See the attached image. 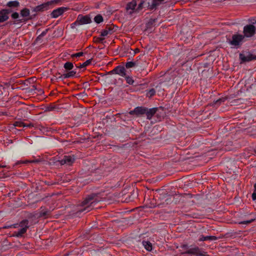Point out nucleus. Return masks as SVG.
Listing matches in <instances>:
<instances>
[{
  "label": "nucleus",
  "instance_id": "nucleus-9",
  "mask_svg": "<svg viewBox=\"0 0 256 256\" xmlns=\"http://www.w3.org/2000/svg\"><path fill=\"white\" fill-rule=\"evenodd\" d=\"M68 8L65 7H61L58 8L54 10L51 15L52 18H56L61 14H62L65 11L67 10Z\"/></svg>",
  "mask_w": 256,
  "mask_h": 256
},
{
  "label": "nucleus",
  "instance_id": "nucleus-33",
  "mask_svg": "<svg viewBox=\"0 0 256 256\" xmlns=\"http://www.w3.org/2000/svg\"><path fill=\"white\" fill-rule=\"evenodd\" d=\"M254 221V220L252 219L250 220L243 221L240 222L241 224H248Z\"/></svg>",
  "mask_w": 256,
  "mask_h": 256
},
{
  "label": "nucleus",
  "instance_id": "nucleus-17",
  "mask_svg": "<svg viewBox=\"0 0 256 256\" xmlns=\"http://www.w3.org/2000/svg\"><path fill=\"white\" fill-rule=\"evenodd\" d=\"M217 239L215 236H202L199 238V241H206V240H214Z\"/></svg>",
  "mask_w": 256,
  "mask_h": 256
},
{
  "label": "nucleus",
  "instance_id": "nucleus-27",
  "mask_svg": "<svg viewBox=\"0 0 256 256\" xmlns=\"http://www.w3.org/2000/svg\"><path fill=\"white\" fill-rule=\"evenodd\" d=\"M136 64L134 62H129L126 63V67L127 68H131L134 67L135 66Z\"/></svg>",
  "mask_w": 256,
  "mask_h": 256
},
{
  "label": "nucleus",
  "instance_id": "nucleus-5",
  "mask_svg": "<svg viewBox=\"0 0 256 256\" xmlns=\"http://www.w3.org/2000/svg\"><path fill=\"white\" fill-rule=\"evenodd\" d=\"M184 254H190L196 256H206V253L202 252L198 246L190 248L187 251L184 252Z\"/></svg>",
  "mask_w": 256,
  "mask_h": 256
},
{
  "label": "nucleus",
  "instance_id": "nucleus-22",
  "mask_svg": "<svg viewBox=\"0 0 256 256\" xmlns=\"http://www.w3.org/2000/svg\"><path fill=\"white\" fill-rule=\"evenodd\" d=\"M64 66L65 69H66L67 70H70L72 69V68L74 67V65H73L72 63L70 62H66L64 64Z\"/></svg>",
  "mask_w": 256,
  "mask_h": 256
},
{
  "label": "nucleus",
  "instance_id": "nucleus-18",
  "mask_svg": "<svg viewBox=\"0 0 256 256\" xmlns=\"http://www.w3.org/2000/svg\"><path fill=\"white\" fill-rule=\"evenodd\" d=\"M20 14L22 17L26 18L28 19L30 14V11L28 8H24L20 10Z\"/></svg>",
  "mask_w": 256,
  "mask_h": 256
},
{
  "label": "nucleus",
  "instance_id": "nucleus-20",
  "mask_svg": "<svg viewBox=\"0 0 256 256\" xmlns=\"http://www.w3.org/2000/svg\"><path fill=\"white\" fill-rule=\"evenodd\" d=\"M7 6L8 7H18L20 5V3L17 0L10 1L7 3Z\"/></svg>",
  "mask_w": 256,
  "mask_h": 256
},
{
  "label": "nucleus",
  "instance_id": "nucleus-6",
  "mask_svg": "<svg viewBox=\"0 0 256 256\" xmlns=\"http://www.w3.org/2000/svg\"><path fill=\"white\" fill-rule=\"evenodd\" d=\"M91 20L88 16H78L76 20L74 22V24L77 25L84 24L90 23Z\"/></svg>",
  "mask_w": 256,
  "mask_h": 256
},
{
  "label": "nucleus",
  "instance_id": "nucleus-14",
  "mask_svg": "<svg viewBox=\"0 0 256 256\" xmlns=\"http://www.w3.org/2000/svg\"><path fill=\"white\" fill-rule=\"evenodd\" d=\"M114 71L116 74H118L122 76H126V72L124 67L122 66H118L114 70Z\"/></svg>",
  "mask_w": 256,
  "mask_h": 256
},
{
  "label": "nucleus",
  "instance_id": "nucleus-4",
  "mask_svg": "<svg viewBox=\"0 0 256 256\" xmlns=\"http://www.w3.org/2000/svg\"><path fill=\"white\" fill-rule=\"evenodd\" d=\"M96 204L95 202L92 200V197L86 198L82 202V206H86L83 210H86L88 212L94 208V205Z\"/></svg>",
  "mask_w": 256,
  "mask_h": 256
},
{
  "label": "nucleus",
  "instance_id": "nucleus-11",
  "mask_svg": "<svg viewBox=\"0 0 256 256\" xmlns=\"http://www.w3.org/2000/svg\"><path fill=\"white\" fill-rule=\"evenodd\" d=\"M146 109L142 107H137L134 110L130 112V114H136V116H140L146 112Z\"/></svg>",
  "mask_w": 256,
  "mask_h": 256
},
{
  "label": "nucleus",
  "instance_id": "nucleus-29",
  "mask_svg": "<svg viewBox=\"0 0 256 256\" xmlns=\"http://www.w3.org/2000/svg\"><path fill=\"white\" fill-rule=\"evenodd\" d=\"M144 3V0H142L138 4V7L136 8V12H138L140 10L143 8V5Z\"/></svg>",
  "mask_w": 256,
  "mask_h": 256
},
{
  "label": "nucleus",
  "instance_id": "nucleus-16",
  "mask_svg": "<svg viewBox=\"0 0 256 256\" xmlns=\"http://www.w3.org/2000/svg\"><path fill=\"white\" fill-rule=\"evenodd\" d=\"M156 108H153L150 109L149 110H146V116L148 119H150L154 114L156 112Z\"/></svg>",
  "mask_w": 256,
  "mask_h": 256
},
{
  "label": "nucleus",
  "instance_id": "nucleus-31",
  "mask_svg": "<svg viewBox=\"0 0 256 256\" xmlns=\"http://www.w3.org/2000/svg\"><path fill=\"white\" fill-rule=\"evenodd\" d=\"M84 53L82 52H79L72 55V57H80L83 56Z\"/></svg>",
  "mask_w": 256,
  "mask_h": 256
},
{
  "label": "nucleus",
  "instance_id": "nucleus-35",
  "mask_svg": "<svg viewBox=\"0 0 256 256\" xmlns=\"http://www.w3.org/2000/svg\"><path fill=\"white\" fill-rule=\"evenodd\" d=\"M11 226H12V228H16L18 226V224H14L11 225Z\"/></svg>",
  "mask_w": 256,
  "mask_h": 256
},
{
  "label": "nucleus",
  "instance_id": "nucleus-36",
  "mask_svg": "<svg viewBox=\"0 0 256 256\" xmlns=\"http://www.w3.org/2000/svg\"><path fill=\"white\" fill-rule=\"evenodd\" d=\"M46 31H47V30H46L44 32H43L40 36H44L46 34Z\"/></svg>",
  "mask_w": 256,
  "mask_h": 256
},
{
  "label": "nucleus",
  "instance_id": "nucleus-38",
  "mask_svg": "<svg viewBox=\"0 0 256 256\" xmlns=\"http://www.w3.org/2000/svg\"><path fill=\"white\" fill-rule=\"evenodd\" d=\"M254 188L255 191H256V184H254Z\"/></svg>",
  "mask_w": 256,
  "mask_h": 256
},
{
  "label": "nucleus",
  "instance_id": "nucleus-26",
  "mask_svg": "<svg viewBox=\"0 0 256 256\" xmlns=\"http://www.w3.org/2000/svg\"><path fill=\"white\" fill-rule=\"evenodd\" d=\"M124 77L126 78V81L128 84H134V81L132 77L126 76V75Z\"/></svg>",
  "mask_w": 256,
  "mask_h": 256
},
{
  "label": "nucleus",
  "instance_id": "nucleus-12",
  "mask_svg": "<svg viewBox=\"0 0 256 256\" xmlns=\"http://www.w3.org/2000/svg\"><path fill=\"white\" fill-rule=\"evenodd\" d=\"M10 12L8 10L4 9L0 11V22H2L8 18V14Z\"/></svg>",
  "mask_w": 256,
  "mask_h": 256
},
{
  "label": "nucleus",
  "instance_id": "nucleus-23",
  "mask_svg": "<svg viewBox=\"0 0 256 256\" xmlns=\"http://www.w3.org/2000/svg\"><path fill=\"white\" fill-rule=\"evenodd\" d=\"M94 19V21L98 24H100L103 21L102 16L100 15L96 16Z\"/></svg>",
  "mask_w": 256,
  "mask_h": 256
},
{
  "label": "nucleus",
  "instance_id": "nucleus-2",
  "mask_svg": "<svg viewBox=\"0 0 256 256\" xmlns=\"http://www.w3.org/2000/svg\"><path fill=\"white\" fill-rule=\"evenodd\" d=\"M256 32V28L252 24L245 26L244 28V36L248 38L253 36Z\"/></svg>",
  "mask_w": 256,
  "mask_h": 256
},
{
  "label": "nucleus",
  "instance_id": "nucleus-24",
  "mask_svg": "<svg viewBox=\"0 0 256 256\" xmlns=\"http://www.w3.org/2000/svg\"><path fill=\"white\" fill-rule=\"evenodd\" d=\"M75 74H76V72L72 70V71H70V72H68L67 74H64V78H68L74 76L75 75Z\"/></svg>",
  "mask_w": 256,
  "mask_h": 256
},
{
  "label": "nucleus",
  "instance_id": "nucleus-28",
  "mask_svg": "<svg viewBox=\"0 0 256 256\" xmlns=\"http://www.w3.org/2000/svg\"><path fill=\"white\" fill-rule=\"evenodd\" d=\"M155 94V90L152 88L146 94V95L148 97H152Z\"/></svg>",
  "mask_w": 256,
  "mask_h": 256
},
{
  "label": "nucleus",
  "instance_id": "nucleus-21",
  "mask_svg": "<svg viewBox=\"0 0 256 256\" xmlns=\"http://www.w3.org/2000/svg\"><path fill=\"white\" fill-rule=\"evenodd\" d=\"M14 126L18 127V128H22V127L24 128V127H28L29 126L28 125H26V124H24L23 122H22L21 121H16V122H14Z\"/></svg>",
  "mask_w": 256,
  "mask_h": 256
},
{
  "label": "nucleus",
  "instance_id": "nucleus-39",
  "mask_svg": "<svg viewBox=\"0 0 256 256\" xmlns=\"http://www.w3.org/2000/svg\"><path fill=\"white\" fill-rule=\"evenodd\" d=\"M38 162V161H36V162ZM32 162H36V160H34V161H33Z\"/></svg>",
  "mask_w": 256,
  "mask_h": 256
},
{
  "label": "nucleus",
  "instance_id": "nucleus-34",
  "mask_svg": "<svg viewBox=\"0 0 256 256\" xmlns=\"http://www.w3.org/2000/svg\"><path fill=\"white\" fill-rule=\"evenodd\" d=\"M252 199L254 200H256V191H254V192L252 194Z\"/></svg>",
  "mask_w": 256,
  "mask_h": 256
},
{
  "label": "nucleus",
  "instance_id": "nucleus-19",
  "mask_svg": "<svg viewBox=\"0 0 256 256\" xmlns=\"http://www.w3.org/2000/svg\"><path fill=\"white\" fill-rule=\"evenodd\" d=\"M142 244L147 250L150 251L152 250V244L150 242L143 241Z\"/></svg>",
  "mask_w": 256,
  "mask_h": 256
},
{
  "label": "nucleus",
  "instance_id": "nucleus-7",
  "mask_svg": "<svg viewBox=\"0 0 256 256\" xmlns=\"http://www.w3.org/2000/svg\"><path fill=\"white\" fill-rule=\"evenodd\" d=\"M136 2L135 0L129 2L126 6V13L129 14H132L134 12H136Z\"/></svg>",
  "mask_w": 256,
  "mask_h": 256
},
{
  "label": "nucleus",
  "instance_id": "nucleus-32",
  "mask_svg": "<svg viewBox=\"0 0 256 256\" xmlns=\"http://www.w3.org/2000/svg\"><path fill=\"white\" fill-rule=\"evenodd\" d=\"M19 17L18 13L15 12L12 14V18L14 19H16Z\"/></svg>",
  "mask_w": 256,
  "mask_h": 256
},
{
  "label": "nucleus",
  "instance_id": "nucleus-30",
  "mask_svg": "<svg viewBox=\"0 0 256 256\" xmlns=\"http://www.w3.org/2000/svg\"><path fill=\"white\" fill-rule=\"evenodd\" d=\"M110 30H105L101 32V36H106L108 35V34H110Z\"/></svg>",
  "mask_w": 256,
  "mask_h": 256
},
{
  "label": "nucleus",
  "instance_id": "nucleus-13",
  "mask_svg": "<svg viewBox=\"0 0 256 256\" xmlns=\"http://www.w3.org/2000/svg\"><path fill=\"white\" fill-rule=\"evenodd\" d=\"M166 0H152L151 4H148L149 8L153 10L156 8L160 5L164 3Z\"/></svg>",
  "mask_w": 256,
  "mask_h": 256
},
{
  "label": "nucleus",
  "instance_id": "nucleus-8",
  "mask_svg": "<svg viewBox=\"0 0 256 256\" xmlns=\"http://www.w3.org/2000/svg\"><path fill=\"white\" fill-rule=\"evenodd\" d=\"M23 223L26 224H28V220H24L20 223V226H23ZM28 226L27 225L25 226L24 227H22L18 231L15 232H14V236H16V237H20L22 236L25 232H26L27 229L28 228Z\"/></svg>",
  "mask_w": 256,
  "mask_h": 256
},
{
  "label": "nucleus",
  "instance_id": "nucleus-1",
  "mask_svg": "<svg viewBox=\"0 0 256 256\" xmlns=\"http://www.w3.org/2000/svg\"><path fill=\"white\" fill-rule=\"evenodd\" d=\"M56 2V1L55 0H52L47 2L44 3L35 7L34 9V10L37 12L48 10L50 8L53 4Z\"/></svg>",
  "mask_w": 256,
  "mask_h": 256
},
{
  "label": "nucleus",
  "instance_id": "nucleus-15",
  "mask_svg": "<svg viewBox=\"0 0 256 256\" xmlns=\"http://www.w3.org/2000/svg\"><path fill=\"white\" fill-rule=\"evenodd\" d=\"M240 58L242 62H249L254 59V57L252 54H248L246 56L240 54Z\"/></svg>",
  "mask_w": 256,
  "mask_h": 256
},
{
  "label": "nucleus",
  "instance_id": "nucleus-25",
  "mask_svg": "<svg viewBox=\"0 0 256 256\" xmlns=\"http://www.w3.org/2000/svg\"><path fill=\"white\" fill-rule=\"evenodd\" d=\"M91 62H92V59H89V60H86L84 63H82V64H80V66H79V68H84L88 66V65H89L91 63Z\"/></svg>",
  "mask_w": 256,
  "mask_h": 256
},
{
  "label": "nucleus",
  "instance_id": "nucleus-10",
  "mask_svg": "<svg viewBox=\"0 0 256 256\" xmlns=\"http://www.w3.org/2000/svg\"><path fill=\"white\" fill-rule=\"evenodd\" d=\"M74 158L70 156H66L60 160L62 165L65 164L71 165L74 162Z\"/></svg>",
  "mask_w": 256,
  "mask_h": 256
},
{
  "label": "nucleus",
  "instance_id": "nucleus-3",
  "mask_svg": "<svg viewBox=\"0 0 256 256\" xmlns=\"http://www.w3.org/2000/svg\"><path fill=\"white\" fill-rule=\"evenodd\" d=\"M244 36L242 34H234L232 36V38L230 40L229 43L233 46H238L240 44Z\"/></svg>",
  "mask_w": 256,
  "mask_h": 256
},
{
  "label": "nucleus",
  "instance_id": "nucleus-37",
  "mask_svg": "<svg viewBox=\"0 0 256 256\" xmlns=\"http://www.w3.org/2000/svg\"><path fill=\"white\" fill-rule=\"evenodd\" d=\"M12 228V226H4L3 227V228Z\"/></svg>",
  "mask_w": 256,
  "mask_h": 256
}]
</instances>
